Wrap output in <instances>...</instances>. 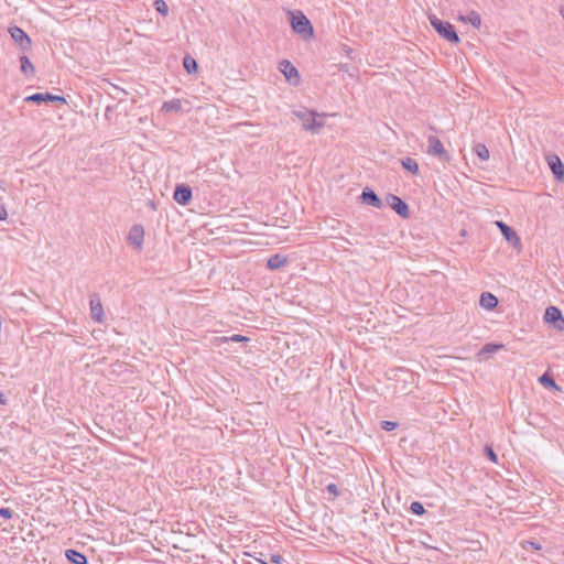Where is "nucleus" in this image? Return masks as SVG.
<instances>
[{
	"label": "nucleus",
	"instance_id": "nucleus-25",
	"mask_svg": "<svg viewBox=\"0 0 564 564\" xmlns=\"http://www.w3.org/2000/svg\"><path fill=\"white\" fill-rule=\"evenodd\" d=\"M474 151L477 154V156L482 161H487L490 156L488 148L482 143H477L474 147Z\"/></svg>",
	"mask_w": 564,
	"mask_h": 564
},
{
	"label": "nucleus",
	"instance_id": "nucleus-21",
	"mask_svg": "<svg viewBox=\"0 0 564 564\" xmlns=\"http://www.w3.org/2000/svg\"><path fill=\"white\" fill-rule=\"evenodd\" d=\"M503 348L502 344H486L477 354L478 360H484L487 355L495 354Z\"/></svg>",
	"mask_w": 564,
	"mask_h": 564
},
{
	"label": "nucleus",
	"instance_id": "nucleus-32",
	"mask_svg": "<svg viewBox=\"0 0 564 564\" xmlns=\"http://www.w3.org/2000/svg\"><path fill=\"white\" fill-rule=\"evenodd\" d=\"M0 517L3 519H11L13 511L10 508H0Z\"/></svg>",
	"mask_w": 564,
	"mask_h": 564
},
{
	"label": "nucleus",
	"instance_id": "nucleus-13",
	"mask_svg": "<svg viewBox=\"0 0 564 564\" xmlns=\"http://www.w3.org/2000/svg\"><path fill=\"white\" fill-rule=\"evenodd\" d=\"M496 225L500 229L506 240L510 242L513 247L517 248L521 245L520 237L511 227H509L503 221H496Z\"/></svg>",
	"mask_w": 564,
	"mask_h": 564
},
{
	"label": "nucleus",
	"instance_id": "nucleus-37",
	"mask_svg": "<svg viewBox=\"0 0 564 564\" xmlns=\"http://www.w3.org/2000/svg\"><path fill=\"white\" fill-rule=\"evenodd\" d=\"M8 218L7 209L3 205H0V220H6Z\"/></svg>",
	"mask_w": 564,
	"mask_h": 564
},
{
	"label": "nucleus",
	"instance_id": "nucleus-3",
	"mask_svg": "<svg viewBox=\"0 0 564 564\" xmlns=\"http://www.w3.org/2000/svg\"><path fill=\"white\" fill-rule=\"evenodd\" d=\"M291 25L293 31L305 40L314 34L310 20L301 11L291 12Z\"/></svg>",
	"mask_w": 564,
	"mask_h": 564
},
{
	"label": "nucleus",
	"instance_id": "nucleus-38",
	"mask_svg": "<svg viewBox=\"0 0 564 564\" xmlns=\"http://www.w3.org/2000/svg\"><path fill=\"white\" fill-rule=\"evenodd\" d=\"M7 403H8V400H7L6 394L2 391H0V404L6 405Z\"/></svg>",
	"mask_w": 564,
	"mask_h": 564
},
{
	"label": "nucleus",
	"instance_id": "nucleus-34",
	"mask_svg": "<svg viewBox=\"0 0 564 564\" xmlns=\"http://www.w3.org/2000/svg\"><path fill=\"white\" fill-rule=\"evenodd\" d=\"M381 426L386 431H392L397 427V423L391 421H382Z\"/></svg>",
	"mask_w": 564,
	"mask_h": 564
},
{
	"label": "nucleus",
	"instance_id": "nucleus-31",
	"mask_svg": "<svg viewBox=\"0 0 564 564\" xmlns=\"http://www.w3.org/2000/svg\"><path fill=\"white\" fill-rule=\"evenodd\" d=\"M180 107H181L180 100H172L170 102H165L163 106V109L177 110V109H180Z\"/></svg>",
	"mask_w": 564,
	"mask_h": 564
},
{
	"label": "nucleus",
	"instance_id": "nucleus-29",
	"mask_svg": "<svg viewBox=\"0 0 564 564\" xmlns=\"http://www.w3.org/2000/svg\"><path fill=\"white\" fill-rule=\"evenodd\" d=\"M410 510L414 513V514H417V516H421L424 513V507L421 502L419 501H414L411 503V507H410Z\"/></svg>",
	"mask_w": 564,
	"mask_h": 564
},
{
	"label": "nucleus",
	"instance_id": "nucleus-16",
	"mask_svg": "<svg viewBox=\"0 0 564 564\" xmlns=\"http://www.w3.org/2000/svg\"><path fill=\"white\" fill-rule=\"evenodd\" d=\"M65 557L72 563V564H87V557L82 552L68 549L65 551Z\"/></svg>",
	"mask_w": 564,
	"mask_h": 564
},
{
	"label": "nucleus",
	"instance_id": "nucleus-20",
	"mask_svg": "<svg viewBox=\"0 0 564 564\" xmlns=\"http://www.w3.org/2000/svg\"><path fill=\"white\" fill-rule=\"evenodd\" d=\"M238 127L243 130L245 133L250 134L252 137H261L262 128L258 123L252 122H242L239 123Z\"/></svg>",
	"mask_w": 564,
	"mask_h": 564
},
{
	"label": "nucleus",
	"instance_id": "nucleus-6",
	"mask_svg": "<svg viewBox=\"0 0 564 564\" xmlns=\"http://www.w3.org/2000/svg\"><path fill=\"white\" fill-rule=\"evenodd\" d=\"M25 102H57V104H66V99L63 96L53 95L51 93H35L24 98Z\"/></svg>",
	"mask_w": 564,
	"mask_h": 564
},
{
	"label": "nucleus",
	"instance_id": "nucleus-12",
	"mask_svg": "<svg viewBox=\"0 0 564 564\" xmlns=\"http://www.w3.org/2000/svg\"><path fill=\"white\" fill-rule=\"evenodd\" d=\"M427 153L432 156L446 158L447 153L441 140L435 135H430L427 139Z\"/></svg>",
	"mask_w": 564,
	"mask_h": 564
},
{
	"label": "nucleus",
	"instance_id": "nucleus-22",
	"mask_svg": "<svg viewBox=\"0 0 564 564\" xmlns=\"http://www.w3.org/2000/svg\"><path fill=\"white\" fill-rule=\"evenodd\" d=\"M479 303L481 307L492 310L498 305V299L491 293H482Z\"/></svg>",
	"mask_w": 564,
	"mask_h": 564
},
{
	"label": "nucleus",
	"instance_id": "nucleus-11",
	"mask_svg": "<svg viewBox=\"0 0 564 564\" xmlns=\"http://www.w3.org/2000/svg\"><path fill=\"white\" fill-rule=\"evenodd\" d=\"M547 164L558 182H564V165L561 159L555 154L546 156Z\"/></svg>",
	"mask_w": 564,
	"mask_h": 564
},
{
	"label": "nucleus",
	"instance_id": "nucleus-27",
	"mask_svg": "<svg viewBox=\"0 0 564 564\" xmlns=\"http://www.w3.org/2000/svg\"><path fill=\"white\" fill-rule=\"evenodd\" d=\"M154 9L162 15L166 17L169 14V6L166 4V2L164 0H155L154 3Z\"/></svg>",
	"mask_w": 564,
	"mask_h": 564
},
{
	"label": "nucleus",
	"instance_id": "nucleus-5",
	"mask_svg": "<svg viewBox=\"0 0 564 564\" xmlns=\"http://www.w3.org/2000/svg\"><path fill=\"white\" fill-rule=\"evenodd\" d=\"M279 69L284 75L285 79L296 86L300 84V74L296 67L288 59H283L279 63Z\"/></svg>",
	"mask_w": 564,
	"mask_h": 564
},
{
	"label": "nucleus",
	"instance_id": "nucleus-17",
	"mask_svg": "<svg viewBox=\"0 0 564 564\" xmlns=\"http://www.w3.org/2000/svg\"><path fill=\"white\" fill-rule=\"evenodd\" d=\"M288 262L289 258L286 256L276 253L268 259L267 265L270 270H278L283 268Z\"/></svg>",
	"mask_w": 564,
	"mask_h": 564
},
{
	"label": "nucleus",
	"instance_id": "nucleus-15",
	"mask_svg": "<svg viewBox=\"0 0 564 564\" xmlns=\"http://www.w3.org/2000/svg\"><path fill=\"white\" fill-rule=\"evenodd\" d=\"M173 198L180 205H183V206L187 205L189 203V200L192 199L191 187L187 185H184V184L177 185L174 191Z\"/></svg>",
	"mask_w": 564,
	"mask_h": 564
},
{
	"label": "nucleus",
	"instance_id": "nucleus-26",
	"mask_svg": "<svg viewBox=\"0 0 564 564\" xmlns=\"http://www.w3.org/2000/svg\"><path fill=\"white\" fill-rule=\"evenodd\" d=\"M183 66L188 74L196 72L198 67L197 62L189 55L183 58Z\"/></svg>",
	"mask_w": 564,
	"mask_h": 564
},
{
	"label": "nucleus",
	"instance_id": "nucleus-2",
	"mask_svg": "<svg viewBox=\"0 0 564 564\" xmlns=\"http://www.w3.org/2000/svg\"><path fill=\"white\" fill-rule=\"evenodd\" d=\"M293 115L301 121L305 130L311 131L313 133L319 132V130L324 127V121L318 120L322 119L324 116L315 113L314 111L308 110L306 108L295 110L293 111Z\"/></svg>",
	"mask_w": 564,
	"mask_h": 564
},
{
	"label": "nucleus",
	"instance_id": "nucleus-8",
	"mask_svg": "<svg viewBox=\"0 0 564 564\" xmlns=\"http://www.w3.org/2000/svg\"><path fill=\"white\" fill-rule=\"evenodd\" d=\"M544 319L546 323L553 324L554 327L557 328L558 330L564 329V318L562 317V313L557 307H547L544 314Z\"/></svg>",
	"mask_w": 564,
	"mask_h": 564
},
{
	"label": "nucleus",
	"instance_id": "nucleus-10",
	"mask_svg": "<svg viewBox=\"0 0 564 564\" xmlns=\"http://www.w3.org/2000/svg\"><path fill=\"white\" fill-rule=\"evenodd\" d=\"M387 202L389 206L402 218L410 217V210L406 203H404L400 197L395 195H389L387 197Z\"/></svg>",
	"mask_w": 564,
	"mask_h": 564
},
{
	"label": "nucleus",
	"instance_id": "nucleus-36",
	"mask_svg": "<svg viewBox=\"0 0 564 564\" xmlns=\"http://www.w3.org/2000/svg\"><path fill=\"white\" fill-rule=\"evenodd\" d=\"M270 562L273 564H281L283 562V557L279 554H271Z\"/></svg>",
	"mask_w": 564,
	"mask_h": 564
},
{
	"label": "nucleus",
	"instance_id": "nucleus-18",
	"mask_svg": "<svg viewBox=\"0 0 564 564\" xmlns=\"http://www.w3.org/2000/svg\"><path fill=\"white\" fill-rule=\"evenodd\" d=\"M362 202L369 206L381 208L382 202L373 191H364L361 194Z\"/></svg>",
	"mask_w": 564,
	"mask_h": 564
},
{
	"label": "nucleus",
	"instance_id": "nucleus-23",
	"mask_svg": "<svg viewBox=\"0 0 564 564\" xmlns=\"http://www.w3.org/2000/svg\"><path fill=\"white\" fill-rule=\"evenodd\" d=\"M20 68L21 72L26 76H32L35 73L34 65L30 61V58L25 55L20 56Z\"/></svg>",
	"mask_w": 564,
	"mask_h": 564
},
{
	"label": "nucleus",
	"instance_id": "nucleus-9",
	"mask_svg": "<svg viewBox=\"0 0 564 564\" xmlns=\"http://www.w3.org/2000/svg\"><path fill=\"white\" fill-rule=\"evenodd\" d=\"M9 33L23 51L31 48V39L21 28L12 26L9 29Z\"/></svg>",
	"mask_w": 564,
	"mask_h": 564
},
{
	"label": "nucleus",
	"instance_id": "nucleus-35",
	"mask_svg": "<svg viewBox=\"0 0 564 564\" xmlns=\"http://www.w3.org/2000/svg\"><path fill=\"white\" fill-rule=\"evenodd\" d=\"M327 491L334 496H338L339 495V491H338V488L335 484H329L327 485L326 487Z\"/></svg>",
	"mask_w": 564,
	"mask_h": 564
},
{
	"label": "nucleus",
	"instance_id": "nucleus-33",
	"mask_svg": "<svg viewBox=\"0 0 564 564\" xmlns=\"http://www.w3.org/2000/svg\"><path fill=\"white\" fill-rule=\"evenodd\" d=\"M485 451H486V454H487L488 458L491 462H494V463L498 462V457H497L496 453L492 451V448L490 446H486Z\"/></svg>",
	"mask_w": 564,
	"mask_h": 564
},
{
	"label": "nucleus",
	"instance_id": "nucleus-1",
	"mask_svg": "<svg viewBox=\"0 0 564 564\" xmlns=\"http://www.w3.org/2000/svg\"><path fill=\"white\" fill-rule=\"evenodd\" d=\"M217 333L218 332L214 329V350L227 357H234L241 352V349L235 346L236 344H247L250 341L249 337L242 335L218 336L216 335Z\"/></svg>",
	"mask_w": 564,
	"mask_h": 564
},
{
	"label": "nucleus",
	"instance_id": "nucleus-39",
	"mask_svg": "<svg viewBox=\"0 0 564 564\" xmlns=\"http://www.w3.org/2000/svg\"><path fill=\"white\" fill-rule=\"evenodd\" d=\"M560 13H561V17H562V18H563V20H564V8H562V9L560 10Z\"/></svg>",
	"mask_w": 564,
	"mask_h": 564
},
{
	"label": "nucleus",
	"instance_id": "nucleus-24",
	"mask_svg": "<svg viewBox=\"0 0 564 564\" xmlns=\"http://www.w3.org/2000/svg\"><path fill=\"white\" fill-rule=\"evenodd\" d=\"M402 166L411 172L412 174H417L419 173V164L416 163L415 160L411 159V158H405L402 160Z\"/></svg>",
	"mask_w": 564,
	"mask_h": 564
},
{
	"label": "nucleus",
	"instance_id": "nucleus-14",
	"mask_svg": "<svg viewBox=\"0 0 564 564\" xmlns=\"http://www.w3.org/2000/svg\"><path fill=\"white\" fill-rule=\"evenodd\" d=\"M91 318L98 323L104 322V307L97 294H93L89 301Z\"/></svg>",
	"mask_w": 564,
	"mask_h": 564
},
{
	"label": "nucleus",
	"instance_id": "nucleus-30",
	"mask_svg": "<svg viewBox=\"0 0 564 564\" xmlns=\"http://www.w3.org/2000/svg\"><path fill=\"white\" fill-rule=\"evenodd\" d=\"M521 545L524 550L533 549V550L539 551L542 549L541 544H539L534 541H524V542H522Z\"/></svg>",
	"mask_w": 564,
	"mask_h": 564
},
{
	"label": "nucleus",
	"instance_id": "nucleus-7",
	"mask_svg": "<svg viewBox=\"0 0 564 564\" xmlns=\"http://www.w3.org/2000/svg\"><path fill=\"white\" fill-rule=\"evenodd\" d=\"M128 243L133 246L137 250H141L144 240V229L141 225H133L128 234Z\"/></svg>",
	"mask_w": 564,
	"mask_h": 564
},
{
	"label": "nucleus",
	"instance_id": "nucleus-28",
	"mask_svg": "<svg viewBox=\"0 0 564 564\" xmlns=\"http://www.w3.org/2000/svg\"><path fill=\"white\" fill-rule=\"evenodd\" d=\"M540 382L544 386V387H552V388H555V389H558L557 384L555 383V381L550 378L547 375H543L541 378H540Z\"/></svg>",
	"mask_w": 564,
	"mask_h": 564
},
{
	"label": "nucleus",
	"instance_id": "nucleus-19",
	"mask_svg": "<svg viewBox=\"0 0 564 564\" xmlns=\"http://www.w3.org/2000/svg\"><path fill=\"white\" fill-rule=\"evenodd\" d=\"M457 20L464 23H470L476 29H479L481 25V18L476 11H470L466 15L460 14L458 15Z\"/></svg>",
	"mask_w": 564,
	"mask_h": 564
},
{
	"label": "nucleus",
	"instance_id": "nucleus-4",
	"mask_svg": "<svg viewBox=\"0 0 564 564\" xmlns=\"http://www.w3.org/2000/svg\"><path fill=\"white\" fill-rule=\"evenodd\" d=\"M429 20L431 25L436 30V32L446 41L455 44L459 42V37L451 23L444 22L436 18L435 15H430Z\"/></svg>",
	"mask_w": 564,
	"mask_h": 564
}]
</instances>
